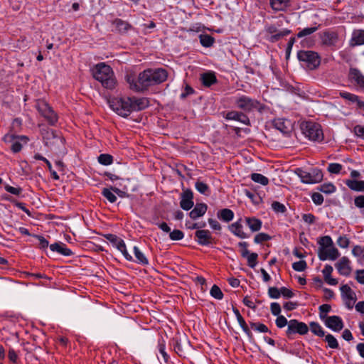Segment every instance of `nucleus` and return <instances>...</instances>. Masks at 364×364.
<instances>
[{
	"instance_id": "nucleus-15",
	"label": "nucleus",
	"mask_w": 364,
	"mask_h": 364,
	"mask_svg": "<svg viewBox=\"0 0 364 364\" xmlns=\"http://www.w3.org/2000/svg\"><path fill=\"white\" fill-rule=\"evenodd\" d=\"M225 118L228 120H235L240 122L245 125H250V120L248 116L241 111L232 110L228 112L225 116Z\"/></svg>"
},
{
	"instance_id": "nucleus-20",
	"label": "nucleus",
	"mask_w": 364,
	"mask_h": 364,
	"mask_svg": "<svg viewBox=\"0 0 364 364\" xmlns=\"http://www.w3.org/2000/svg\"><path fill=\"white\" fill-rule=\"evenodd\" d=\"M50 249L53 252H57L58 253L64 256H71L73 252L69 248H67L66 245L63 242H55L50 245Z\"/></svg>"
},
{
	"instance_id": "nucleus-58",
	"label": "nucleus",
	"mask_w": 364,
	"mask_h": 364,
	"mask_svg": "<svg viewBox=\"0 0 364 364\" xmlns=\"http://www.w3.org/2000/svg\"><path fill=\"white\" fill-rule=\"evenodd\" d=\"M337 244L341 248H347L349 246L350 240L346 235H341L338 238Z\"/></svg>"
},
{
	"instance_id": "nucleus-1",
	"label": "nucleus",
	"mask_w": 364,
	"mask_h": 364,
	"mask_svg": "<svg viewBox=\"0 0 364 364\" xmlns=\"http://www.w3.org/2000/svg\"><path fill=\"white\" fill-rule=\"evenodd\" d=\"M168 72L166 69L149 68L141 72L137 78L134 74L126 75L129 88L136 92H144L150 87L159 85L167 80Z\"/></svg>"
},
{
	"instance_id": "nucleus-23",
	"label": "nucleus",
	"mask_w": 364,
	"mask_h": 364,
	"mask_svg": "<svg viewBox=\"0 0 364 364\" xmlns=\"http://www.w3.org/2000/svg\"><path fill=\"white\" fill-rule=\"evenodd\" d=\"M230 230L236 236L240 238H247L249 237L242 230V225L241 224V219L238 221L231 224L229 227Z\"/></svg>"
},
{
	"instance_id": "nucleus-45",
	"label": "nucleus",
	"mask_w": 364,
	"mask_h": 364,
	"mask_svg": "<svg viewBox=\"0 0 364 364\" xmlns=\"http://www.w3.org/2000/svg\"><path fill=\"white\" fill-rule=\"evenodd\" d=\"M325 341L328 343L329 348L333 349H337L339 348V345L336 338L331 334H327L325 336Z\"/></svg>"
},
{
	"instance_id": "nucleus-57",
	"label": "nucleus",
	"mask_w": 364,
	"mask_h": 364,
	"mask_svg": "<svg viewBox=\"0 0 364 364\" xmlns=\"http://www.w3.org/2000/svg\"><path fill=\"white\" fill-rule=\"evenodd\" d=\"M343 166L340 164L332 163L330 164L328 166V171L331 173L338 174L341 172Z\"/></svg>"
},
{
	"instance_id": "nucleus-24",
	"label": "nucleus",
	"mask_w": 364,
	"mask_h": 364,
	"mask_svg": "<svg viewBox=\"0 0 364 364\" xmlns=\"http://www.w3.org/2000/svg\"><path fill=\"white\" fill-rule=\"evenodd\" d=\"M232 311H233V312H234V314H235V316L237 318V320L240 326L242 328L243 331L247 334V336L249 338H252V333L250 330V328H249L247 324L246 323L245 319L241 316L239 310L237 308L233 307Z\"/></svg>"
},
{
	"instance_id": "nucleus-30",
	"label": "nucleus",
	"mask_w": 364,
	"mask_h": 364,
	"mask_svg": "<svg viewBox=\"0 0 364 364\" xmlns=\"http://www.w3.org/2000/svg\"><path fill=\"white\" fill-rule=\"evenodd\" d=\"M133 250L136 257L135 262L144 266L148 265L149 259L144 255V254L139 250V248L136 246H134Z\"/></svg>"
},
{
	"instance_id": "nucleus-34",
	"label": "nucleus",
	"mask_w": 364,
	"mask_h": 364,
	"mask_svg": "<svg viewBox=\"0 0 364 364\" xmlns=\"http://www.w3.org/2000/svg\"><path fill=\"white\" fill-rule=\"evenodd\" d=\"M104 237L117 250H119L125 243L122 239L114 234H105L104 235Z\"/></svg>"
},
{
	"instance_id": "nucleus-35",
	"label": "nucleus",
	"mask_w": 364,
	"mask_h": 364,
	"mask_svg": "<svg viewBox=\"0 0 364 364\" xmlns=\"http://www.w3.org/2000/svg\"><path fill=\"white\" fill-rule=\"evenodd\" d=\"M200 42L203 47H211L215 43V38L208 34H200L199 36Z\"/></svg>"
},
{
	"instance_id": "nucleus-7",
	"label": "nucleus",
	"mask_w": 364,
	"mask_h": 364,
	"mask_svg": "<svg viewBox=\"0 0 364 364\" xmlns=\"http://www.w3.org/2000/svg\"><path fill=\"white\" fill-rule=\"evenodd\" d=\"M295 173L301 178V181L305 183H316L323 179V173L321 170L315 168L312 172H307L302 168H298L295 170Z\"/></svg>"
},
{
	"instance_id": "nucleus-49",
	"label": "nucleus",
	"mask_w": 364,
	"mask_h": 364,
	"mask_svg": "<svg viewBox=\"0 0 364 364\" xmlns=\"http://www.w3.org/2000/svg\"><path fill=\"white\" fill-rule=\"evenodd\" d=\"M102 195L107 198L110 203H113L116 202L117 197L116 196L112 193V191L109 188H104L102 191Z\"/></svg>"
},
{
	"instance_id": "nucleus-62",
	"label": "nucleus",
	"mask_w": 364,
	"mask_h": 364,
	"mask_svg": "<svg viewBox=\"0 0 364 364\" xmlns=\"http://www.w3.org/2000/svg\"><path fill=\"white\" fill-rule=\"evenodd\" d=\"M313 202L317 205H321L323 202V196L319 193H314L311 196Z\"/></svg>"
},
{
	"instance_id": "nucleus-18",
	"label": "nucleus",
	"mask_w": 364,
	"mask_h": 364,
	"mask_svg": "<svg viewBox=\"0 0 364 364\" xmlns=\"http://www.w3.org/2000/svg\"><path fill=\"white\" fill-rule=\"evenodd\" d=\"M112 25L114 26L115 30L121 34L126 33L132 28V26L128 21L121 18H115L113 20Z\"/></svg>"
},
{
	"instance_id": "nucleus-46",
	"label": "nucleus",
	"mask_w": 364,
	"mask_h": 364,
	"mask_svg": "<svg viewBox=\"0 0 364 364\" xmlns=\"http://www.w3.org/2000/svg\"><path fill=\"white\" fill-rule=\"evenodd\" d=\"M247 259V265L251 268H255L257 264L258 255L255 252L248 253L246 257H244Z\"/></svg>"
},
{
	"instance_id": "nucleus-44",
	"label": "nucleus",
	"mask_w": 364,
	"mask_h": 364,
	"mask_svg": "<svg viewBox=\"0 0 364 364\" xmlns=\"http://www.w3.org/2000/svg\"><path fill=\"white\" fill-rule=\"evenodd\" d=\"M319 26H320V25H318L316 26L309 27V28H305L302 29L301 31H300L297 33L296 36L298 38H302V37H304L306 36H309V35L312 34L313 33H314L315 31H316L318 29Z\"/></svg>"
},
{
	"instance_id": "nucleus-5",
	"label": "nucleus",
	"mask_w": 364,
	"mask_h": 364,
	"mask_svg": "<svg viewBox=\"0 0 364 364\" xmlns=\"http://www.w3.org/2000/svg\"><path fill=\"white\" fill-rule=\"evenodd\" d=\"M297 58L302 66L311 70L316 69L321 64V57L318 53L313 50H299L297 53Z\"/></svg>"
},
{
	"instance_id": "nucleus-56",
	"label": "nucleus",
	"mask_w": 364,
	"mask_h": 364,
	"mask_svg": "<svg viewBox=\"0 0 364 364\" xmlns=\"http://www.w3.org/2000/svg\"><path fill=\"white\" fill-rule=\"evenodd\" d=\"M158 348H159V351L161 354L164 361L166 363H167L169 357H168V354L166 353V352L165 351V343H164V340L159 341Z\"/></svg>"
},
{
	"instance_id": "nucleus-27",
	"label": "nucleus",
	"mask_w": 364,
	"mask_h": 364,
	"mask_svg": "<svg viewBox=\"0 0 364 364\" xmlns=\"http://www.w3.org/2000/svg\"><path fill=\"white\" fill-rule=\"evenodd\" d=\"M290 0H270L272 9L276 11H284L289 6Z\"/></svg>"
},
{
	"instance_id": "nucleus-19",
	"label": "nucleus",
	"mask_w": 364,
	"mask_h": 364,
	"mask_svg": "<svg viewBox=\"0 0 364 364\" xmlns=\"http://www.w3.org/2000/svg\"><path fill=\"white\" fill-rule=\"evenodd\" d=\"M350 261L346 257H343L336 264V267L341 275L348 276L350 274L351 268L349 265Z\"/></svg>"
},
{
	"instance_id": "nucleus-22",
	"label": "nucleus",
	"mask_w": 364,
	"mask_h": 364,
	"mask_svg": "<svg viewBox=\"0 0 364 364\" xmlns=\"http://www.w3.org/2000/svg\"><path fill=\"white\" fill-rule=\"evenodd\" d=\"M200 79L202 82V84L207 87H209L217 82V78L213 72L202 73L200 75Z\"/></svg>"
},
{
	"instance_id": "nucleus-51",
	"label": "nucleus",
	"mask_w": 364,
	"mask_h": 364,
	"mask_svg": "<svg viewBox=\"0 0 364 364\" xmlns=\"http://www.w3.org/2000/svg\"><path fill=\"white\" fill-rule=\"evenodd\" d=\"M320 247H325L326 248L332 247L333 241L330 236H323L318 240Z\"/></svg>"
},
{
	"instance_id": "nucleus-10",
	"label": "nucleus",
	"mask_w": 364,
	"mask_h": 364,
	"mask_svg": "<svg viewBox=\"0 0 364 364\" xmlns=\"http://www.w3.org/2000/svg\"><path fill=\"white\" fill-rule=\"evenodd\" d=\"M348 80L357 89L364 92V75L356 68H350L348 73Z\"/></svg>"
},
{
	"instance_id": "nucleus-13",
	"label": "nucleus",
	"mask_w": 364,
	"mask_h": 364,
	"mask_svg": "<svg viewBox=\"0 0 364 364\" xmlns=\"http://www.w3.org/2000/svg\"><path fill=\"white\" fill-rule=\"evenodd\" d=\"M195 237L200 245H209L214 243V239L208 230H198L195 232Z\"/></svg>"
},
{
	"instance_id": "nucleus-25",
	"label": "nucleus",
	"mask_w": 364,
	"mask_h": 364,
	"mask_svg": "<svg viewBox=\"0 0 364 364\" xmlns=\"http://www.w3.org/2000/svg\"><path fill=\"white\" fill-rule=\"evenodd\" d=\"M345 184L352 191L364 192V181L347 179L345 181Z\"/></svg>"
},
{
	"instance_id": "nucleus-63",
	"label": "nucleus",
	"mask_w": 364,
	"mask_h": 364,
	"mask_svg": "<svg viewBox=\"0 0 364 364\" xmlns=\"http://www.w3.org/2000/svg\"><path fill=\"white\" fill-rule=\"evenodd\" d=\"M353 132L358 137L364 139V126L355 125L353 127Z\"/></svg>"
},
{
	"instance_id": "nucleus-16",
	"label": "nucleus",
	"mask_w": 364,
	"mask_h": 364,
	"mask_svg": "<svg viewBox=\"0 0 364 364\" xmlns=\"http://www.w3.org/2000/svg\"><path fill=\"white\" fill-rule=\"evenodd\" d=\"M272 124L277 130L284 134L290 133L292 130L291 121L286 119H275L273 120Z\"/></svg>"
},
{
	"instance_id": "nucleus-64",
	"label": "nucleus",
	"mask_w": 364,
	"mask_h": 364,
	"mask_svg": "<svg viewBox=\"0 0 364 364\" xmlns=\"http://www.w3.org/2000/svg\"><path fill=\"white\" fill-rule=\"evenodd\" d=\"M354 204L357 208H364V195H360L355 198Z\"/></svg>"
},
{
	"instance_id": "nucleus-54",
	"label": "nucleus",
	"mask_w": 364,
	"mask_h": 364,
	"mask_svg": "<svg viewBox=\"0 0 364 364\" xmlns=\"http://www.w3.org/2000/svg\"><path fill=\"white\" fill-rule=\"evenodd\" d=\"M271 240V237L264 232H261L255 235L254 241L255 243H262Z\"/></svg>"
},
{
	"instance_id": "nucleus-39",
	"label": "nucleus",
	"mask_w": 364,
	"mask_h": 364,
	"mask_svg": "<svg viewBox=\"0 0 364 364\" xmlns=\"http://www.w3.org/2000/svg\"><path fill=\"white\" fill-rule=\"evenodd\" d=\"M35 107L41 115L44 114L51 107L49 104L43 100H38L36 102Z\"/></svg>"
},
{
	"instance_id": "nucleus-32",
	"label": "nucleus",
	"mask_w": 364,
	"mask_h": 364,
	"mask_svg": "<svg viewBox=\"0 0 364 364\" xmlns=\"http://www.w3.org/2000/svg\"><path fill=\"white\" fill-rule=\"evenodd\" d=\"M47 136L44 137L47 140V144L48 143L53 144L58 141H60V144H63L64 139L61 136L58 135L55 131L51 129L50 132H47Z\"/></svg>"
},
{
	"instance_id": "nucleus-38",
	"label": "nucleus",
	"mask_w": 364,
	"mask_h": 364,
	"mask_svg": "<svg viewBox=\"0 0 364 364\" xmlns=\"http://www.w3.org/2000/svg\"><path fill=\"white\" fill-rule=\"evenodd\" d=\"M309 326L311 331L314 334L319 337H323L325 336V332L321 326L318 323L312 321L309 323Z\"/></svg>"
},
{
	"instance_id": "nucleus-14",
	"label": "nucleus",
	"mask_w": 364,
	"mask_h": 364,
	"mask_svg": "<svg viewBox=\"0 0 364 364\" xmlns=\"http://www.w3.org/2000/svg\"><path fill=\"white\" fill-rule=\"evenodd\" d=\"M194 205L193 193L191 189H186L181 195L180 206L184 210H191Z\"/></svg>"
},
{
	"instance_id": "nucleus-31",
	"label": "nucleus",
	"mask_w": 364,
	"mask_h": 364,
	"mask_svg": "<svg viewBox=\"0 0 364 364\" xmlns=\"http://www.w3.org/2000/svg\"><path fill=\"white\" fill-rule=\"evenodd\" d=\"M352 45H363L364 44V30L359 29L353 32L351 38Z\"/></svg>"
},
{
	"instance_id": "nucleus-29",
	"label": "nucleus",
	"mask_w": 364,
	"mask_h": 364,
	"mask_svg": "<svg viewBox=\"0 0 364 364\" xmlns=\"http://www.w3.org/2000/svg\"><path fill=\"white\" fill-rule=\"evenodd\" d=\"M41 116L43 117L48 122V123L51 126H54L58 120V116L52 107H50L47 112H46Z\"/></svg>"
},
{
	"instance_id": "nucleus-48",
	"label": "nucleus",
	"mask_w": 364,
	"mask_h": 364,
	"mask_svg": "<svg viewBox=\"0 0 364 364\" xmlns=\"http://www.w3.org/2000/svg\"><path fill=\"white\" fill-rule=\"evenodd\" d=\"M250 325L252 328L255 329V331H257L260 333H267L269 332V330L268 327L261 323H255V322H250Z\"/></svg>"
},
{
	"instance_id": "nucleus-17",
	"label": "nucleus",
	"mask_w": 364,
	"mask_h": 364,
	"mask_svg": "<svg viewBox=\"0 0 364 364\" xmlns=\"http://www.w3.org/2000/svg\"><path fill=\"white\" fill-rule=\"evenodd\" d=\"M325 325L334 331H340L344 325L341 318L338 316H331L324 321Z\"/></svg>"
},
{
	"instance_id": "nucleus-52",
	"label": "nucleus",
	"mask_w": 364,
	"mask_h": 364,
	"mask_svg": "<svg viewBox=\"0 0 364 364\" xmlns=\"http://www.w3.org/2000/svg\"><path fill=\"white\" fill-rule=\"evenodd\" d=\"M272 208L277 213H284L287 211L285 205L278 201H274L272 203Z\"/></svg>"
},
{
	"instance_id": "nucleus-28",
	"label": "nucleus",
	"mask_w": 364,
	"mask_h": 364,
	"mask_svg": "<svg viewBox=\"0 0 364 364\" xmlns=\"http://www.w3.org/2000/svg\"><path fill=\"white\" fill-rule=\"evenodd\" d=\"M217 216L220 220L228 223L233 219L234 213L230 209L223 208L218 212Z\"/></svg>"
},
{
	"instance_id": "nucleus-36",
	"label": "nucleus",
	"mask_w": 364,
	"mask_h": 364,
	"mask_svg": "<svg viewBox=\"0 0 364 364\" xmlns=\"http://www.w3.org/2000/svg\"><path fill=\"white\" fill-rule=\"evenodd\" d=\"M291 30L285 28L282 31H278L275 34L272 35L269 41L272 43H275L283 38L284 36L291 33Z\"/></svg>"
},
{
	"instance_id": "nucleus-2",
	"label": "nucleus",
	"mask_w": 364,
	"mask_h": 364,
	"mask_svg": "<svg viewBox=\"0 0 364 364\" xmlns=\"http://www.w3.org/2000/svg\"><path fill=\"white\" fill-rule=\"evenodd\" d=\"M111 109L117 114L127 117L132 112L141 111L149 106L145 97H116L109 101Z\"/></svg>"
},
{
	"instance_id": "nucleus-33",
	"label": "nucleus",
	"mask_w": 364,
	"mask_h": 364,
	"mask_svg": "<svg viewBox=\"0 0 364 364\" xmlns=\"http://www.w3.org/2000/svg\"><path fill=\"white\" fill-rule=\"evenodd\" d=\"M341 291L343 299H351L356 301V296L355 292L348 284L341 286Z\"/></svg>"
},
{
	"instance_id": "nucleus-3",
	"label": "nucleus",
	"mask_w": 364,
	"mask_h": 364,
	"mask_svg": "<svg viewBox=\"0 0 364 364\" xmlns=\"http://www.w3.org/2000/svg\"><path fill=\"white\" fill-rule=\"evenodd\" d=\"M93 77L109 90H113L117 85L112 68L105 63L97 64L92 70Z\"/></svg>"
},
{
	"instance_id": "nucleus-43",
	"label": "nucleus",
	"mask_w": 364,
	"mask_h": 364,
	"mask_svg": "<svg viewBox=\"0 0 364 364\" xmlns=\"http://www.w3.org/2000/svg\"><path fill=\"white\" fill-rule=\"evenodd\" d=\"M98 161L102 165L108 166L112 164L113 156L108 154H102L98 156Z\"/></svg>"
},
{
	"instance_id": "nucleus-21",
	"label": "nucleus",
	"mask_w": 364,
	"mask_h": 364,
	"mask_svg": "<svg viewBox=\"0 0 364 364\" xmlns=\"http://www.w3.org/2000/svg\"><path fill=\"white\" fill-rule=\"evenodd\" d=\"M208 205L205 203H196L193 209L189 213L191 218L196 220L203 216L207 211Z\"/></svg>"
},
{
	"instance_id": "nucleus-8",
	"label": "nucleus",
	"mask_w": 364,
	"mask_h": 364,
	"mask_svg": "<svg viewBox=\"0 0 364 364\" xmlns=\"http://www.w3.org/2000/svg\"><path fill=\"white\" fill-rule=\"evenodd\" d=\"M309 331L308 326L301 321L296 319H291L289 321V325L286 331V335L288 338L291 339L293 336L296 333L300 335H305Z\"/></svg>"
},
{
	"instance_id": "nucleus-50",
	"label": "nucleus",
	"mask_w": 364,
	"mask_h": 364,
	"mask_svg": "<svg viewBox=\"0 0 364 364\" xmlns=\"http://www.w3.org/2000/svg\"><path fill=\"white\" fill-rule=\"evenodd\" d=\"M210 295L216 299H222L223 293L218 286L214 284L210 289Z\"/></svg>"
},
{
	"instance_id": "nucleus-6",
	"label": "nucleus",
	"mask_w": 364,
	"mask_h": 364,
	"mask_svg": "<svg viewBox=\"0 0 364 364\" xmlns=\"http://www.w3.org/2000/svg\"><path fill=\"white\" fill-rule=\"evenodd\" d=\"M302 133L313 141H321L323 139V132L319 124L309 121L303 122L301 124Z\"/></svg>"
},
{
	"instance_id": "nucleus-26",
	"label": "nucleus",
	"mask_w": 364,
	"mask_h": 364,
	"mask_svg": "<svg viewBox=\"0 0 364 364\" xmlns=\"http://www.w3.org/2000/svg\"><path fill=\"white\" fill-rule=\"evenodd\" d=\"M245 222L252 232H257L262 228V223L261 220L255 217L245 218Z\"/></svg>"
},
{
	"instance_id": "nucleus-9",
	"label": "nucleus",
	"mask_w": 364,
	"mask_h": 364,
	"mask_svg": "<svg viewBox=\"0 0 364 364\" xmlns=\"http://www.w3.org/2000/svg\"><path fill=\"white\" fill-rule=\"evenodd\" d=\"M3 140L5 143L11 144L10 149L12 152L18 153L23 147L21 141L26 144L28 139L26 136H16L12 134H6L3 137Z\"/></svg>"
},
{
	"instance_id": "nucleus-4",
	"label": "nucleus",
	"mask_w": 364,
	"mask_h": 364,
	"mask_svg": "<svg viewBox=\"0 0 364 364\" xmlns=\"http://www.w3.org/2000/svg\"><path fill=\"white\" fill-rule=\"evenodd\" d=\"M234 105L236 108L242 110L246 114L254 111L262 113L266 109V105L259 100L244 95L235 97L234 98Z\"/></svg>"
},
{
	"instance_id": "nucleus-37",
	"label": "nucleus",
	"mask_w": 364,
	"mask_h": 364,
	"mask_svg": "<svg viewBox=\"0 0 364 364\" xmlns=\"http://www.w3.org/2000/svg\"><path fill=\"white\" fill-rule=\"evenodd\" d=\"M195 187L196 190L201 194L209 196L210 193V187L205 183L198 180L196 182Z\"/></svg>"
},
{
	"instance_id": "nucleus-53",
	"label": "nucleus",
	"mask_w": 364,
	"mask_h": 364,
	"mask_svg": "<svg viewBox=\"0 0 364 364\" xmlns=\"http://www.w3.org/2000/svg\"><path fill=\"white\" fill-rule=\"evenodd\" d=\"M307 267V264L305 260H300L292 264V268L297 272H303Z\"/></svg>"
},
{
	"instance_id": "nucleus-41",
	"label": "nucleus",
	"mask_w": 364,
	"mask_h": 364,
	"mask_svg": "<svg viewBox=\"0 0 364 364\" xmlns=\"http://www.w3.org/2000/svg\"><path fill=\"white\" fill-rule=\"evenodd\" d=\"M250 178L253 181L263 186H267L269 183V179L260 173H253L251 174Z\"/></svg>"
},
{
	"instance_id": "nucleus-42",
	"label": "nucleus",
	"mask_w": 364,
	"mask_h": 364,
	"mask_svg": "<svg viewBox=\"0 0 364 364\" xmlns=\"http://www.w3.org/2000/svg\"><path fill=\"white\" fill-rule=\"evenodd\" d=\"M319 316L321 320L325 321L327 316V314L331 311V306L330 304H322L319 306Z\"/></svg>"
},
{
	"instance_id": "nucleus-61",
	"label": "nucleus",
	"mask_w": 364,
	"mask_h": 364,
	"mask_svg": "<svg viewBox=\"0 0 364 364\" xmlns=\"http://www.w3.org/2000/svg\"><path fill=\"white\" fill-rule=\"evenodd\" d=\"M32 236L38 240L40 248L46 249L48 247L49 242L43 236L38 235H32Z\"/></svg>"
},
{
	"instance_id": "nucleus-59",
	"label": "nucleus",
	"mask_w": 364,
	"mask_h": 364,
	"mask_svg": "<svg viewBox=\"0 0 364 364\" xmlns=\"http://www.w3.org/2000/svg\"><path fill=\"white\" fill-rule=\"evenodd\" d=\"M268 294L272 299H278L281 295V288L278 289L277 287H269L268 289Z\"/></svg>"
},
{
	"instance_id": "nucleus-47",
	"label": "nucleus",
	"mask_w": 364,
	"mask_h": 364,
	"mask_svg": "<svg viewBox=\"0 0 364 364\" xmlns=\"http://www.w3.org/2000/svg\"><path fill=\"white\" fill-rule=\"evenodd\" d=\"M318 190L324 193H332L336 191V187L333 184L328 183H323L321 184L318 188Z\"/></svg>"
},
{
	"instance_id": "nucleus-12",
	"label": "nucleus",
	"mask_w": 364,
	"mask_h": 364,
	"mask_svg": "<svg viewBox=\"0 0 364 364\" xmlns=\"http://www.w3.org/2000/svg\"><path fill=\"white\" fill-rule=\"evenodd\" d=\"M318 255L320 260L322 261L326 259L336 260L340 255L338 250L333 246L327 248L319 247Z\"/></svg>"
},
{
	"instance_id": "nucleus-11",
	"label": "nucleus",
	"mask_w": 364,
	"mask_h": 364,
	"mask_svg": "<svg viewBox=\"0 0 364 364\" xmlns=\"http://www.w3.org/2000/svg\"><path fill=\"white\" fill-rule=\"evenodd\" d=\"M318 35L322 45L326 46H334L338 41V33L335 31L326 29Z\"/></svg>"
},
{
	"instance_id": "nucleus-40",
	"label": "nucleus",
	"mask_w": 364,
	"mask_h": 364,
	"mask_svg": "<svg viewBox=\"0 0 364 364\" xmlns=\"http://www.w3.org/2000/svg\"><path fill=\"white\" fill-rule=\"evenodd\" d=\"M339 95L343 99L348 101L349 102H350L352 104H355V105L360 98L359 96H358L355 94H353V93H350L348 92H345V91L340 92Z\"/></svg>"
},
{
	"instance_id": "nucleus-60",
	"label": "nucleus",
	"mask_w": 364,
	"mask_h": 364,
	"mask_svg": "<svg viewBox=\"0 0 364 364\" xmlns=\"http://www.w3.org/2000/svg\"><path fill=\"white\" fill-rule=\"evenodd\" d=\"M275 323L277 326L279 328H282L286 326L287 325H289V321H287L286 317L282 315L277 316Z\"/></svg>"
},
{
	"instance_id": "nucleus-55",
	"label": "nucleus",
	"mask_w": 364,
	"mask_h": 364,
	"mask_svg": "<svg viewBox=\"0 0 364 364\" xmlns=\"http://www.w3.org/2000/svg\"><path fill=\"white\" fill-rule=\"evenodd\" d=\"M169 233V237L171 240H181L184 237L183 232L180 230H173Z\"/></svg>"
}]
</instances>
